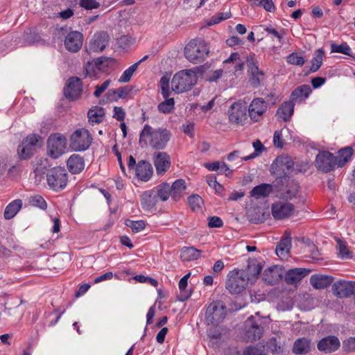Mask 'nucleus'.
<instances>
[{"mask_svg": "<svg viewBox=\"0 0 355 355\" xmlns=\"http://www.w3.org/2000/svg\"><path fill=\"white\" fill-rule=\"evenodd\" d=\"M109 42V35L106 32L101 31L94 35L91 40L89 47L87 51L90 53L93 52H100L105 49Z\"/></svg>", "mask_w": 355, "mask_h": 355, "instance_id": "dca6fc26", "label": "nucleus"}, {"mask_svg": "<svg viewBox=\"0 0 355 355\" xmlns=\"http://www.w3.org/2000/svg\"><path fill=\"white\" fill-rule=\"evenodd\" d=\"M66 49L71 52H77L83 45V35L78 31H71L67 34L64 40Z\"/></svg>", "mask_w": 355, "mask_h": 355, "instance_id": "412c9836", "label": "nucleus"}, {"mask_svg": "<svg viewBox=\"0 0 355 355\" xmlns=\"http://www.w3.org/2000/svg\"><path fill=\"white\" fill-rule=\"evenodd\" d=\"M69 171L73 174L80 173L85 168V160L78 154L71 155L67 162Z\"/></svg>", "mask_w": 355, "mask_h": 355, "instance_id": "c85d7f7f", "label": "nucleus"}, {"mask_svg": "<svg viewBox=\"0 0 355 355\" xmlns=\"http://www.w3.org/2000/svg\"><path fill=\"white\" fill-rule=\"evenodd\" d=\"M24 40L29 44H35L39 41V36L30 30L28 32H25Z\"/></svg>", "mask_w": 355, "mask_h": 355, "instance_id": "e2e57ef3", "label": "nucleus"}, {"mask_svg": "<svg viewBox=\"0 0 355 355\" xmlns=\"http://www.w3.org/2000/svg\"><path fill=\"white\" fill-rule=\"evenodd\" d=\"M200 256V251L193 247H184L180 252V258L183 261L196 260Z\"/></svg>", "mask_w": 355, "mask_h": 355, "instance_id": "58836bf2", "label": "nucleus"}, {"mask_svg": "<svg viewBox=\"0 0 355 355\" xmlns=\"http://www.w3.org/2000/svg\"><path fill=\"white\" fill-rule=\"evenodd\" d=\"M186 189L185 181L182 179L177 180L170 186L171 196L177 201L184 194Z\"/></svg>", "mask_w": 355, "mask_h": 355, "instance_id": "2f4dec72", "label": "nucleus"}, {"mask_svg": "<svg viewBox=\"0 0 355 355\" xmlns=\"http://www.w3.org/2000/svg\"><path fill=\"white\" fill-rule=\"evenodd\" d=\"M171 138V133L166 129H153L150 125H145L139 136V144L141 147L148 144L157 150L164 149Z\"/></svg>", "mask_w": 355, "mask_h": 355, "instance_id": "f257e3e1", "label": "nucleus"}, {"mask_svg": "<svg viewBox=\"0 0 355 355\" xmlns=\"http://www.w3.org/2000/svg\"><path fill=\"white\" fill-rule=\"evenodd\" d=\"M343 348L345 352H355V338L351 337L343 341Z\"/></svg>", "mask_w": 355, "mask_h": 355, "instance_id": "13d9d810", "label": "nucleus"}, {"mask_svg": "<svg viewBox=\"0 0 355 355\" xmlns=\"http://www.w3.org/2000/svg\"><path fill=\"white\" fill-rule=\"evenodd\" d=\"M324 53L322 49H319L314 53V56L311 60V72L317 71L322 64V60Z\"/></svg>", "mask_w": 355, "mask_h": 355, "instance_id": "c03bdc74", "label": "nucleus"}, {"mask_svg": "<svg viewBox=\"0 0 355 355\" xmlns=\"http://www.w3.org/2000/svg\"><path fill=\"white\" fill-rule=\"evenodd\" d=\"M331 52L335 53H340L345 55H350L351 49L350 47L346 44H332L331 46Z\"/></svg>", "mask_w": 355, "mask_h": 355, "instance_id": "864d4df0", "label": "nucleus"}, {"mask_svg": "<svg viewBox=\"0 0 355 355\" xmlns=\"http://www.w3.org/2000/svg\"><path fill=\"white\" fill-rule=\"evenodd\" d=\"M170 78L167 76H164L161 78L159 81V85L162 89V94L165 98V101L160 103L158 105V109L163 113H168L174 107V99L173 98H168L171 94V91L169 87Z\"/></svg>", "mask_w": 355, "mask_h": 355, "instance_id": "1a4fd4ad", "label": "nucleus"}, {"mask_svg": "<svg viewBox=\"0 0 355 355\" xmlns=\"http://www.w3.org/2000/svg\"><path fill=\"white\" fill-rule=\"evenodd\" d=\"M46 178L49 188L58 191L66 187L68 182V174L63 167H53L46 170Z\"/></svg>", "mask_w": 355, "mask_h": 355, "instance_id": "20e7f679", "label": "nucleus"}, {"mask_svg": "<svg viewBox=\"0 0 355 355\" xmlns=\"http://www.w3.org/2000/svg\"><path fill=\"white\" fill-rule=\"evenodd\" d=\"M310 270L296 268L288 270L285 275V281L288 284H295L300 282L302 278L308 275Z\"/></svg>", "mask_w": 355, "mask_h": 355, "instance_id": "393cba45", "label": "nucleus"}, {"mask_svg": "<svg viewBox=\"0 0 355 355\" xmlns=\"http://www.w3.org/2000/svg\"><path fill=\"white\" fill-rule=\"evenodd\" d=\"M299 191V186L295 182L288 184L284 189L282 190L279 193L281 198L288 200L296 196Z\"/></svg>", "mask_w": 355, "mask_h": 355, "instance_id": "37998d69", "label": "nucleus"}, {"mask_svg": "<svg viewBox=\"0 0 355 355\" xmlns=\"http://www.w3.org/2000/svg\"><path fill=\"white\" fill-rule=\"evenodd\" d=\"M132 89V87L130 85H126L124 87L116 89L117 95L119 99H125L127 98L128 94H130Z\"/></svg>", "mask_w": 355, "mask_h": 355, "instance_id": "bf43d9fd", "label": "nucleus"}, {"mask_svg": "<svg viewBox=\"0 0 355 355\" xmlns=\"http://www.w3.org/2000/svg\"><path fill=\"white\" fill-rule=\"evenodd\" d=\"M311 351V341L302 338L296 340L293 344V352L295 354L302 355L309 353Z\"/></svg>", "mask_w": 355, "mask_h": 355, "instance_id": "f704fd0d", "label": "nucleus"}, {"mask_svg": "<svg viewBox=\"0 0 355 355\" xmlns=\"http://www.w3.org/2000/svg\"><path fill=\"white\" fill-rule=\"evenodd\" d=\"M196 72L193 69H183L177 72L171 80V90L177 94L190 90L197 83Z\"/></svg>", "mask_w": 355, "mask_h": 355, "instance_id": "f03ea898", "label": "nucleus"}, {"mask_svg": "<svg viewBox=\"0 0 355 355\" xmlns=\"http://www.w3.org/2000/svg\"><path fill=\"white\" fill-rule=\"evenodd\" d=\"M272 186L269 184H261L254 187L250 192L251 196L259 199L268 197L272 192Z\"/></svg>", "mask_w": 355, "mask_h": 355, "instance_id": "c9c22d12", "label": "nucleus"}, {"mask_svg": "<svg viewBox=\"0 0 355 355\" xmlns=\"http://www.w3.org/2000/svg\"><path fill=\"white\" fill-rule=\"evenodd\" d=\"M245 275L240 270L230 271L227 275L226 288L234 294L240 293L247 286L248 282Z\"/></svg>", "mask_w": 355, "mask_h": 355, "instance_id": "0eeeda50", "label": "nucleus"}, {"mask_svg": "<svg viewBox=\"0 0 355 355\" xmlns=\"http://www.w3.org/2000/svg\"><path fill=\"white\" fill-rule=\"evenodd\" d=\"M315 165L318 170L327 173L337 165V158L329 151H321L315 157Z\"/></svg>", "mask_w": 355, "mask_h": 355, "instance_id": "9d476101", "label": "nucleus"}, {"mask_svg": "<svg viewBox=\"0 0 355 355\" xmlns=\"http://www.w3.org/2000/svg\"><path fill=\"white\" fill-rule=\"evenodd\" d=\"M245 327L248 329L246 336L248 339L251 340L260 339L263 331V328L254 320V316L252 315L248 318L245 322Z\"/></svg>", "mask_w": 355, "mask_h": 355, "instance_id": "aec40b11", "label": "nucleus"}, {"mask_svg": "<svg viewBox=\"0 0 355 355\" xmlns=\"http://www.w3.org/2000/svg\"><path fill=\"white\" fill-rule=\"evenodd\" d=\"M340 345L339 339L334 336L323 338L318 343V349L326 354L336 351Z\"/></svg>", "mask_w": 355, "mask_h": 355, "instance_id": "4be33fe9", "label": "nucleus"}, {"mask_svg": "<svg viewBox=\"0 0 355 355\" xmlns=\"http://www.w3.org/2000/svg\"><path fill=\"white\" fill-rule=\"evenodd\" d=\"M287 61L288 63L291 64L298 65V66H302L304 62V58L299 55L296 53H292L288 56Z\"/></svg>", "mask_w": 355, "mask_h": 355, "instance_id": "5fc2aeb1", "label": "nucleus"}, {"mask_svg": "<svg viewBox=\"0 0 355 355\" xmlns=\"http://www.w3.org/2000/svg\"><path fill=\"white\" fill-rule=\"evenodd\" d=\"M209 53L205 40L197 38L191 40L184 47V56L191 62L197 64L204 60Z\"/></svg>", "mask_w": 355, "mask_h": 355, "instance_id": "7ed1b4c3", "label": "nucleus"}, {"mask_svg": "<svg viewBox=\"0 0 355 355\" xmlns=\"http://www.w3.org/2000/svg\"><path fill=\"white\" fill-rule=\"evenodd\" d=\"M247 214L250 221L253 223H259L263 220V214L260 208H250Z\"/></svg>", "mask_w": 355, "mask_h": 355, "instance_id": "49530a36", "label": "nucleus"}, {"mask_svg": "<svg viewBox=\"0 0 355 355\" xmlns=\"http://www.w3.org/2000/svg\"><path fill=\"white\" fill-rule=\"evenodd\" d=\"M252 146H253V148H254V152L253 153H252L251 155H250L249 156L243 157L242 159L243 161H247V160L255 158L256 157H257L259 155V154L260 153H261L265 149L264 146L262 144V143L259 139L254 141L252 144Z\"/></svg>", "mask_w": 355, "mask_h": 355, "instance_id": "8fccbe9b", "label": "nucleus"}, {"mask_svg": "<svg viewBox=\"0 0 355 355\" xmlns=\"http://www.w3.org/2000/svg\"><path fill=\"white\" fill-rule=\"evenodd\" d=\"M354 150L352 147L347 146L341 148L338 150V155L336 157L337 158V165L339 167H343L349 160L353 155Z\"/></svg>", "mask_w": 355, "mask_h": 355, "instance_id": "a19ab883", "label": "nucleus"}, {"mask_svg": "<svg viewBox=\"0 0 355 355\" xmlns=\"http://www.w3.org/2000/svg\"><path fill=\"white\" fill-rule=\"evenodd\" d=\"M135 281H137L139 283H148L155 287H156L158 284L156 279L150 277L144 276L143 275H135Z\"/></svg>", "mask_w": 355, "mask_h": 355, "instance_id": "6e6d98bb", "label": "nucleus"}, {"mask_svg": "<svg viewBox=\"0 0 355 355\" xmlns=\"http://www.w3.org/2000/svg\"><path fill=\"white\" fill-rule=\"evenodd\" d=\"M111 81L110 80H107L105 82H103V84L100 85L96 86V90L94 92V95L95 97H99L105 91V89L109 87Z\"/></svg>", "mask_w": 355, "mask_h": 355, "instance_id": "69168bd1", "label": "nucleus"}, {"mask_svg": "<svg viewBox=\"0 0 355 355\" xmlns=\"http://www.w3.org/2000/svg\"><path fill=\"white\" fill-rule=\"evenodd\" d=\"M80 4L87 10L97 8L100 6V3L96 0H80Z\"/></svg>", "mask_w": 355, "mask_h": 355, "instance_id": "680f3d73", "label": "nucleus"}, {"mask_svg": "<svg viewBox=\"0 0 355 355\" xmlns=\"http://www.w3.org/2000/svg\"><path fill=\"white\" fill-rule=\"evenodd\" d=\"M311 92V89L309 85H300L292 92L291 96V101L302 102L309 97Z\"/></svg>", "mask_w": 355, "mask_h": 355, "instance_id": "473e14b6", "label": "nucleus"}, {"mask_svg": "<svg viewBox=\"0 0 355 355\" xmlns=\"http://www.w3.org/2000/svg\"><path fill=\"white\" fill-rule=\"evenodd\" d=\"M272 168L282 171L285 175L290 174L293 171L295 170L294 165L291 157H277L272 164ZM297 171H300L297 168H295Z\"/></svg>", "mask_w": 355, "mask_h": 355, "instance_id": "bb28decb", "label": "nucleus"}, {"mask_svg": "<svg viewBox=\"0 0 355 355\" xmlns=\"http://www.w3.org/2000/svg\"><path fill=\"white\" fill-rule=\"evenodd\" d=\"M255 3L263 7L268 12H273L275 9L272 0H254Z\"/></svg>", "mask_w": 355, "mask_h": 355, "instance_id": "4d7b16f0", "label": "nucleus"}, {"mask_svg": "<svg viewBox=\"0 0 355 355\" xmlns=\"http://www.w3.org/2000/svg\"><path fill=\"white\" fill-rule=\"evenodd\" d=\"M270 350L274 355H285L284 352V347L278 345L275 340L270 344Z\"/></svg>", "mask_w": 355, "mask_h": 355, "instance_id": "338daca9", "label": "nucleus"}, {"mask_svg": "<svg viewBox=\"0 0 355 355\" xmlns=\"http://www.w3.org/2000/svg\"><path fill=\"white\" fill-rule=\"evenodd\" d=\"M240 270L246 276L245 279L248 282L254 283L261 272V266L258 261H252L248 263L245 270Z\"/></svg>", "mask_w": 355, "mask_h": 355, "instance_id": "cd10ccee", "label": "nucleus"}, {"mask_svg": "<svg viewBox=\"0 0 355 355\" xmlns=\"http://www.w3.org/2000/svg\"><path fill=\"white\" fill-rule=\"evenodd\" d=\"M92 138L85 128L76 130L70 137V147L75 151L87 150L92 144Z\"/></svg>", "mask_w": 355, "mask_h": 355, "instance_id": "423d86ee", "label": "nucleus"}, {"mask_svg": "<svg viewBox=\"0 0 355 355\" xmlns=\"http://www.w3.org/2000/svg\"><path fill=\"white\" fill-rule=\"evenodd\" d=\"M291 246V239L289 237L284 238L280 241L276 247V254L281 259L287 257Z\"/></svg>", "mask_w": 355, "mask_h": 355, "instance_id": "ea45409f", "label": "nucleus"}, {"mask_svg": "<svg viewBox=\"0 0 355 355\" xmlns=\"http://www.w3.org/2000/svg\"><path fill=\"white\" fill-rule=\"evenodd\" d=\"M29 202L31 205L39 207L43 210L46 209L47 207L46 201L41 196L39 195L32 196L30 198Z\"/></svg>", "mask_w": 355, "mask_h": 355, "instance_id": "603ef678", "label": "nucleus"}, {"mask_svg": "<svg viewBox=\"0 0 355 355\" xmlns=\"http://www.w3.org/2000/svg\"><path fill=\"white\" fill-rule=\"evenodd\" d=\"M334 281L329 275H313L310 278L311 286L316 289H324L329 286Z\"/></svg>", "mask_w": 355, "mask_h": 355, "instance_id": "7c9ffc66", "label": "nucleus"}, {"mask_svg": "<svg viewBox=\"0 0 355 355\" xmlns=\"http://www.w3.org/2000/svg\"><path fill=\"white\" fill-rule=\"evenodd\" d=\"M40 140L42 137L36 134L31 135L24 139L17 148L20 157L27 159L32 155Z\"/></svg>", "mask_w": 355, "mask_h": 355, "instance_id": "9b49d317", "label": "nucleus"}, {"mask_svg": "<svg viewBox=\"0 0 355 355\" xmlns=\"http://www.w3.org/2000/svg\"><path fill=\"white\" fill-rule=\"evenodd\" d=\"M114 277L119 280L130 282L133 279V272L130 268L121 266L114 274Z\"/></svg>", "mask_w": 355, "mask_h": 355, "instance_id": "a18cd8bd", "label": "nucleus"}, {"mask_svg": "<svg viewBox=\"0 0 355 355\" xmlns=\"http://www.w3.org/2000/svg\"><path fill=\"white\" fill-rule=\"evenodd\" d=\"M280 268L277 266L269 267L262 274L263 281L268 284H274L281 279Z\"/></svg>", "mask_w": 355, "mask_h": 355, "instance_id": "c756f323", "label": "nucleus"}, {"mask_svg": "<svg viewBox=\"0 0 355 355\" xmlns=\"http://www.w3.org/2000/svg\"><path fill=\"white\" fill-rule=\"evenodd\" d=\"M188 281L186 277H182L179 282V288L180 290V294L178 296V299L181 302H184L190 297V293H184V290L187 286Z\"/></svg>", "mask_w": 355, "mask_h": 355, "instance_id": "3c124183", "label": "nucleus"}, {"mask_svg": "<svg viewBox=\"0 0 355 355\" xmlns=\"http://www.w3.org/2000/svg\"><path fill=\"white\" fill-rule=\"evenodd\" d=\"M153 162L158 175H163L171 166L170 156L165 152L155 153Z\"/></svg>", "mask_w": 355, "mask_h": 355, "instance_id": "2eb2a0df", "label": "nucleus"}, {"mask_svg": "<svg viewBox=\"0 0 355 355\" xmlns=\"http://www.w3.org/2000/svg\"><path fill=\"white\" fill-rule=\"evenodd\" d=\"M294 112V103L292 101L284 102L277 111V116L284 121L290 120Z\"/></svg>", "mask_w": 355, "mask_h": 355, "instance_id": "72a5a7b5", "label": "nucleus"}, {"mask_svg": "<svg viewBox=\"0 0 355 355\" xmlns=\"http://www.w3.org/2000/svg\"><path fill=\"white\" fill-rule=\"evenodd\" d=\"M247 64L252 75L250 78V85L254 87H257L263 81L264 73L262 71H260L258 67L254 64L252 58H248Z\"/></svg>", "mask_w": 355, "mask_h": 355, "instance_id": "b1692460", "label": "nucleus"}, {"mask_svg": "<svg viewBox=\"0 0 355 355\" xmlns=\"http://www.w3.org/2000/svg\"><path fill=\"white\" fill-rule=\"evenodd\" d=\"M83 91L81 80L77 77H71L64 89V94L66 98L71 101L78 98Z\"/></svg>", "mask_w": 355, "mask_h": 355, "instance_id": "4468645a", "label": "nucleus"}, {"mask_svg": "<svg viewBox=\"0 0 355 355\" xmlns=\"http://www.w3.org/2000/svg\"><path fill=\"white\" fill-rule=\"evenodd\" d=\"M114 62V59L110 57H100L95 60L88 61L85 66V70L87 76H92L95 68L99 71H103L105 67Z\"/></svg>", "mask_w": 355, "mask_h": 355, "instance_id": "a211bd4d", "label": "nucleus"}, {"mask_svg": "<svg viewBox=\"0 0 355 355\" xmlns=\"http://www.w3.org/2000/svg\"><path fill=\"white\" fill-rule=\"evenodd\" d=\"M243 355H264V354L261 348L250 346L244 350Z\"/></svg>", "mask_w": 355, "mask_h": 355, "instance_id": "774afa93", "label": "nucleus"}, {"mask_svg": "<svg viewBox=\"0 0 355 355\" xmlns=\"http://www.w3.org/2000/svg\"><path fill=\"white\" fill-rule=\"evenodd\" d=\"M135 175L142 182H148L153 174V168L146 161H140L135 168Z\"/></svg>", "mask_w": 355, "mask_h": 355, "instance_id": "5701e85b", "label": "nucleus"}, {"mask_svg": "<svg viewBox=\"0 0 355 355\" xmlns=\"http://www.w3.org/2000/svg\"><path fill=\"white\" fill-rule=\"evenodd\" d=\"M140 198L142 208L148 211L155 208L159 202L153 189L143 192Z\"/></svg>", "mask_w": 355, "mask_h": 355, "instance_id": "a878e982", "label": "nucleus"}, {"mask_svg": "<svg viewBox=\"0 0 355 355\" xmlns=\"http://www.w3.org/2000/svg\"><path fill=\"white\" fill-rule=\"evenodd\" d=\"M22 207V200L17 199L9 203L4 211V218L7 220L12 218Z\"/></svg>", "mask_w": 355, "mask_h": 355, "instance_id": "4c0bfd02", "label": "nucleus"}, {"mask_svg": "<svg viewBox=\"0 0 355 355\" xmlns=\"http://www.w3.org/2000/svg\"><path fill=\"white\" fill-rule=\"evenodd\" d=\"M207 182L209 187H213L217 193H221L223 191V187L217 181L216 178L214 177H209L207 178Z\"/></svg>", "mask_w": 355, "mask_h": 355, "instance_id": "052dcab7", "label": "nucleus"}, {"mask_svg": "<svg viewBox=\"0 0 355 355\" xmlns=\"http://www.w3.org/2000/svg\"><path fill=\"white\" fill-rule=\"evenodd\" d=\"M188 203L193 211H198L203 205V200L200 196L193 194L188 198Z\"/></svg>", "mask_w": 355, "mask_h": 355, "instance_id": "de8ad7c7", "label": "nucleus"}, {"mask_svg": "<svg viewBox=\"0 0 355 355\" xmlns=\"http://www.w3.org/2000/svg\"><path fill=\"white\" fill-rule=\"evenodd\" d=\"M67 139L60 133L51 135L47 141V153L52 158L57 159L64 153Z\"/></svg>", "mask_w": 355, "mask_h": 355, "instance_id": "6e6552de", "label": "nucleus"}, {"mask_svg": "<svg viewBox=\"0 0 355 355\" xmlns=\"http://www.w3.org/2000/svg\"><path fill=\"white\" fill-rule=\"evenodd\" d=\"M247 105L239 101L234 103L228 110L229 119L230 122L236 124L243 123L247 119Z\"/></svg>", "mask_w": 355, "mask_h": 355, "instance_id": "f8f14e48", "label": "nucleus"}, {"mask_svg": "<svg viewBox=\"0 0 355 355\" xmlns=\"http://www.w3.org/2000/svg\"><path fill=\"white\" fill-rule=\"evenodd\" d=\"M293 210V205L289 202H277L272 205V214L275 219L288 218L292 214Z\"/></svg>", "mask_w": 355, "mask_h": 355, "instance_id": "f3484780", "label": "nucleus"}, {"mask_svg": "<svg viewBox=\"0 0 355 355\" xmlns=\"http://www.w3.org/2000/svg\"><path fill=\"white\" fill-rule=\"evenodd\" d=\"M331 290L334 295L337 297H348L355 295V282L338 281L332 285Z\"/></svg>", "mask_w": 355, "mask_h": 355, "instance_id": "ddd939ff", "label": "nucleus"}, {"mask_svg": "<svg viewBox=\"0 0 355 355\" xmlns=\"http://www.w3.org/2000/svg\"><path fill=\"white\" fill-rule=\"evenodd\" d=\"M227 308L223 302L216 300L211 302L205 312V322L207 324L217 326L226 316Z\"/></svg>", "mask_w": 355, "mask_h": 355, "instance_id": "39448f33", "label": "nucleus"}, {"mask_svg": "<svg viewBox=\"0 0 355 355\" xmlns=\"http://www.w3.org/2000/svg\"><path fill=\"white\" fill-rule=\"evenodd\" d=\"M267 108L266 103L259 98H254L248 107L249 116L254 121H258L261 118Z\"/></svg>", "mask_w": 355, "mask_h": 355, "instance_id": "6ab92c4d", "label": "nucleus"}, {"mask_svg": "<svg viewBox=\"0 0 355 355\" xmlns=\"http://www.w3.org/2000/svg\"><path fill=\"white\" fill-rule=\"evenodd\" d=\"M104 110L102 107H95L88 112L89 121L92 123H101L104 117Z\"/></svg>", "mask_w": 355, "mask_h": 355, "instance_id": "79ce46f5", "label": "nucleus"}, {"mask_svg": "<svg viewBox=\"0 0 355 355\" xmlns=\"http://www.w3.org/2000/svg\"><path fill=\"white\" fill-rule=\"evenodd\" d=\"M337 249L338 254L342 259H350L352 257V252L349 250L345 242L340 239L337 240Z\"/></svg>", "mask_w": 355, "mask_h": 355, "instance_id": "09e8293b", "label": "nucleus"}, {"mask_svg": "<svg viewBox=\"0 0 355 355\" xmlns=\"http://www.w3.org/2000/svg\"><path fill=\"white\" fill-rule=\"evenodd\" d=\"M133 75V65L130 66L119 78V83H128Z\"/></svg>", "mask_w": 355, "mask_h": 355, "instance_id": "0e129e2a", "label": "nucleus"}, {"mask_svg": "<svg viewBox=\"0 0 355 355\" xmlns=\"http://www.w3.org/2000/svg\"><path fill=\"white\" fill-rule=\"evenodd\" d=\"M152 189L159 202H165L171 196L170 185L166 182L162 183Z\"/></svg>", "mask_w": 355, "mask_h": 355, "instance_id": "e433bc0d", "label": "nucleus"}]
</instances>
